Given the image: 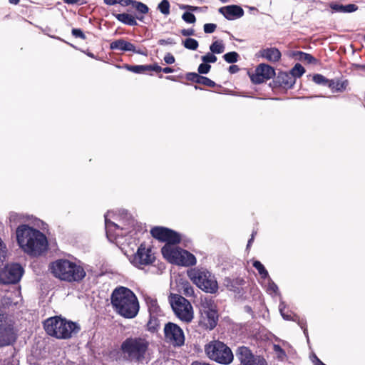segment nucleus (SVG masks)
I'll list each match as a JSON object with an SVG mask.
<instances>
[{"mask_svg":"<svg viewBox=\"0 0 365 365\" xmlns=\"http://www.w3.org/2000/svg\"><path fill=\"white\" fill-rule=\"evenodd\" d=\"M16 235L19 247L30 256H40L48 250L46 236L37 229L21 225L16 228Z\"/></svg>","mask_w":365,"mask_h":365,"instance_id":"nucleus-1","label":"nucleus"},{"mask_svg":"<svg viewBox=\"0 0 365 365\" xmlns=\"http://www.w3.org/2000/svg\"><path fill=\"white\" fill-rule=\"evenodd\" d=\"M110 303L114 311L125 319H133L140 309L139 302L135 293L128 287L119 286L110 295Z\"/></svg>","mask_w":365,"mask_h":365,"instance_id":"nucleus-2","label":"nucleus"},{"mask_svg":"<svg viewBox=\"0 0 365 365\" xmlns=\"http://www.w3.org/2000/svg\"><path fill=\"white\" fill-rule=\"evenodd\" d=\"M51 274L57 279L67 282H80L86 277L84 268L67 259H59L49 264Z\"/></svg>","mask_w":365,"mask_h":365,"instance_id":"nucleus-3","label":"nucleus"},{"mask_svg":"<svg viewBox=\"0 0 365 365\" xmlns=\"http://www.w3.org/2000/svg\"><path fill=\"white\" fill-rule=\"evenodd\" d=\"M43 325L48 335L58 339H69L78 334L81 329L77 323L61 316H54L46 319Z\"/></svg>","mask_w":365,"mask_h":365,"instance_id":"nucleus-4","label":"nucleus"},{"mask_svg":"<svg viewBox=\"0 0 365 365\" xmlns=\"http://www.w3.org/2000/svg\"><path fill=\"white\" fill-rule=\"evenodd\" d=\"M148 347L149 342L145 338L130 336L121 343L120 349L126 360L141 362L145 358Z\"/></svg>","mask_w":365,"mask_h":365,"instance_id":"nucleus-5","label":"nucleus"},{"mask_svg":"<svg viewBox=\"0 0 365 365\" xmlns=\"http://www.w3.org/2000/svg\"><path fill=\"white\" fill-rule=\"evenodd\" d=\"M205 353L212 361L227 365L232 362L234 356L231 349L220 340H212L205 345Z\"/></svg>","mask_w":365,"mask_h":365,"instance_id":"nucleus-6","label":"nucleus"},{"mask_svg":"<svg viewBox=\"0 0 365 365\" xmlns=\"http://www.w3.org/2000/svg\"><path fill=\"white\" fill-rule=\"evenodd\" d=\"M187 276L202 291L214 294L218 290V284L213 274L205 268H193L187 271Z\"/></svg>","mask_w":365,"mask_h":365,"instance_id":"nucleus-7","label":"nucleus"},{"mask_svg":"<svg viewBox=\"0 0 365 365\" xmlns=\"http://www.w3.org/2000/svg\"><path fill=\"white\" fill-rule=\"evenodd\" d=\"M161 253L169 262L177 265L191 267L197 262L193 254L179 247L165 245L161 248Z\"/></svg>","mask_w":365,"mask_h":365,"instance_id":"nucleus-8","label":"nucleus"},{"mask_svg":"<svg viewBox=\"0 0 365 365\" xmlns=\"http://www.w3.org/2000/svg\"><path fill=\"white\" fill-rule=\"evenodd\" d=\"M17 332L15 322L9 317L5 308L0 306V347L16 342L18 336Z\"/></svg>","mask_w":365,"mask_h":365,"instance_id":"nucleus-9","label":"nucleus"},{"mask_svg":"<svg viewBox=\"0 0 365 365\" xmlns=\"http://www.w3.org/2000/svg\"><path fill=\"white\" fill-rule=\"evenodd\" d=\"M169 302L176 317L185 323H190L194 318L193 308L190 302L178 294H170Z\"/></svg>","mask_w":365,"mask_h":365,"instance_id":"nucleus-10","label":"nucleus"},{"mask_svg":"<svg viewBox=\"0 0 365 365\" xmlns=\"http://www.w3.org/2000/svg\"><path fill=\"white\" fill-rule=\"evenodd\" d=\"M198 326L205 330H212L217 324L218 312L212 299H205L201 303Z\"/></svg>","mask_w":365,"mask_h":365,"instance_id":"nucleus-11","label":"nucleus"},{"mask_svg":"<svg viewBox=\"0 0 365 365\" xmlns=\"http://www.w3.org/2000/svg\"><path fill=\"white\" fill-rule=\"evenodd\" d=\"M156 259L153 247L141 243L137 252L133 255L130 262L137 268L142 269L145 266L153 264Z\"/></svg>","mask_w":365,"mask_h":365,"instance_id":"nucleus-12","label":"nucleus"},{"mask_svg":"<svg viewBox=\"0 0 365 365\" xmlns=\"http://www.w3.org/2000/svg\"><path fill=\"white\" fill-rule=\"evenodd\" d=\"M151 236L160 242H166L165 245L173 246L179 244L181 237L179 233L165 227L156 226L150 230Z\"/></svg>","mask_w":365,"mask_h":365,"instance_id":"nucleus-13","label":"nucleus"},{"mask_svg":"<svg viewBox=\"0 0 365 365\" xmlns=\"http://www.w3.org/2000/svg\"><path fill=\"white\" fill-rule=\"evenodd\" d=\"M24 274V268L18 263L7 264L0 272V282L4 284H16Z\"/></svg>","mask_w":365,"mask_h":365,"instance_id":"nucleus-14","label":"nucleus"},{"mask_svg":"<svg viewBox=\"0 0 365 365\" xmlns=\"http://www.w3.org/2000/svg\"><path fill=\"white\" fill-rule=\"evenodd\" d=\"M166 340L175 346H181L185 343V334L182 329L176 324L168 322L164 327Z\"/></svg>","mask_w":365,"mask_h":365,"instance_id":"nucleus-15","label":"nucleus"},{"mask_svg":"<svg viewBox=\"0 0 365 365\" xmlns=\"http://www.w3.org/2000/svg\"><path fill=\"white\" fill-rule=\"evenodd\" d=\"M275 70L272 66L260 63L256 67L255 73L250 76V78L253 83L260 84L275 77Z\"/></svg>","mask_w":365,"mask_h":365,"instance_id":"nucleus-16","label":"nucleus"},{"mask_svg":"<svg viewBox=\"0 0 365 365\" xmlns=\"http://www.w3.org/2000/svg\"><path fill=\"white\" fill-rule=\"evenodd\" d=\"M274 87L291 88L295 83V78L288 72L279 71L273 80Z\"/></svg>","mask_w":365,"mask_h":365,"instance_id":"nucleus-17","label":"nucleus"},{"mask_svg":"<svg viewBox=\"0 0 365 365\" xmlns=\"http://www.w3.org/2000/svg\"><path fill=\"white\" fill-rule=\"evenodd\" d=\"M219 12L230 21L241 18L245 14L241 6L234 4L220 8Z\"/></svg>","mask_w":365,"mask_h":365,"instance_id":"nucleus-18","label":"nucleus"},{"mask_svg":"<svg viewBox=\"0 0 365 365\" xmlns=\"http://www.w3.org/2000/svg\"><path fill=\"white\" fill-rule=\"evenodd\" d=\"M257 56L265 58L269 62L276 63L281 59V52L275 47L262 48L259 51Z\"/></svg>","mask_w":365,"mask_h":365,"instance_id":"nucleus-19","label":"nucleus"},{"mask_svg":"<svg viewBox=\"0 0 365 365\" xmlns=\"http://www.w3.org/2000/svg\"><path fill=\"white\" fill-rule=\"evenodd\" d=\"M185 78L188 81L203 85L210 88H214L216 86L215 82H214L212 80L195 72L187 73L185 75Z\"/></svg>","mask_w":365,"mask_h":365,"instance_id":"nucleus-20","label":"nucleus"},{"mask_svg":"<svg viewBox=\"0 0 365 365\" xmlns=\"http://www.w3.org/2000/svg\"><path fill=\"white\" fill-rule=\"evenodd\" d=\"M110 48L111 50H118L120 51H133L140 54L143 53L140 51H136L134 44L123 38L118 39L111 42L110 44Z\"/></svg>","mask_w":365,"mask_h":365,"instance_id":"nucleus-21","label":"nucleus"},{"mask_svg":"<svg viewBox=\"0 0 365 365\" xmlns=\"http://www.w3.org/2000/svg\"><path fill=\"white\" fill-rule=\"evenodd\" d=\"M115 18L123 23V24L135 26L138 25L137 19L140 21H144V16L142 15H136L135 16L132 14L123 13V14H113Z\"/></svg>","mask_w":365,"mask_h":365,"instance_id":"nucleus-22","label":"nucleus"},{"mask_svg":"<svg viewBox=\"0 0 365 365\" xmlns=\"http://www.w3.org/2000/svg\"><path fill=\"white\" fill-rule=\"evenodd\" d=\"M236 356L240 361L241 365H248L257 358L255 356L251 350L246 346H240L236 351Z\"/></svg>","mask_w":365,"mask_h":365,"instance_id":"nucleus-23","label":"nucleus"},{"mask_svg":"<svg viewBox=\"0 0 365 365\" xmlns=\"http://www.w3.org/2000/svg\"><path fill=\"white\" fill-rule=\"evenodd\" d=\"M349 85L347 79L342 80L341 78L331 79L328 84V88L331 89L332 93H343Z\"/></svg>","mask_w":365,"mask_h":365,"instance_id":"nucleus-24","label":"nucleus"},{"mask_svg":"<svg viewBox=\"0 0 365 365\" xmlns=\"http://www.w3.org/2000/svg\"><path fill=\"white\" fill-rule=\"evenodd\" d=\"M105 226L108 237H113L115 239L118 236L120 235V234L116 231H121L122 229L120 228V227L115 222L106 218Z\"/></svg>","mask_w":365,"mask_h":365,"instance_id":"nucleus-25","label":"nucleus"},{"mask_svg":"<svg viewBox=\"0 0 365 365\" xmlns=\"http://www.w3.org/2000/svg\"><path fill=\"white\" fill-rule=\"evenodd\" d=\"M330 8L336 12L351 13L356 11L358 9V6L354 4H350L345 6L338 4H331L330 5Z\"/></svg>","mask_w":365,"mask_h":365,"instance_id":"nucleus-26","label":"nucleus"},{"mask_svg":"<svg viewBox=\"0 0 365 365\" xmlns=\"http://www.w3.org/2000/svg\"><path fill=\"white\" fill-rule=\"evenodd\" d=\"M146 304L150 315H162V310L156 299L148 297L146 299Z\"/></svg>","mask_w":365,"mask_h":365,"instance_id":"nucleus-27","label":"nucleus"},{"mask_svg":"<svg viewBox=\"0 0 365 365\" xmlns=\"http://www.w3.org/2000/svg\"><path fill=\"white\" fill-rule=\"evenodd\" d=\"M294 56L298 60L304 62H307L309 64L316 65L319 62L318 59H317L312 55L304 53L303 51H297L296 53H294Z\"/></svg>","mask_w":365,"mask_h":365,"instance_id":"nucleus-28","label":"nucleus"},{"mask_svg":"<svg viewBox=\"0 0 365 365\" xmlns=\"http://www.w3.org/2000/svg\"><path fill=\"white\" fill-rule=\"evenodd\" d=\"M123 68L127 71L135 73H144L148 71L147 65H129L125 64Z\"/></svg>","mask_w":365,"mask_h":365,"instance_id":"nucleus-29","label":"nucleus"},{"mask_svg":"<svg viewBox=\"0 0 365 365\" xmlns=\"http://www.w3.org/2000/svg\"><path fill=\"white\" fill-rule=\"evenodd\" d=\"M210 50L213 53L220 54L223 53L225 51V45L222 40H217L212 42L210 46Z\"/></svg>","mask_w":365,"mask_h":365,"instance_id":"nucleus-30","label":"nucleus"},{"mask_svg":"<svg viewBox=\"0 0 365 365\" xmlns=\"http://www.w3.org/2000/svg\"><path fill=\"white\" fill-rule=\"evenodd\" d=\"M159 315H150V319L147 323L148 330L150 331H155L158 330L160 324L158 317Z\"/></svg>","mask_w":365,"mask_h":365,"instance_id":"nucleus-31","label":"nucleus"},{"mask_svg":"<svg viewBox=\"0 0 365 365\" xmlns=\"http://www.w3.org/2000/svg\"><path fill=\"white\" fill-rule=\"evenodd\" d=\"M252 265L258 271L259 274L261 276L262 279H266L269 277L267 270L259 261H254Z\"/></svg>","mask_w":365,"mask_h":365,"instance_id":"nucleus-32","label":"nucleus"},{"mask_svg":"<svg viewBox=\"0 0 365 365\" xmlns=\"http://www.w3.org/2000/svg\"><path fill=\"white\" fill-rule=\"evenodd\" d=\"M133 7L135 8V10L138 11V15L143 16L144 14H148L149 11V8L146 4L135 0L134 1Z\"/></svg>","mask_w":365,"mask_h":365,"instance_id":"nucleus-33","label":"nucleus"},{"mask_svg":"<svg viewBox=\"0 0 365 365\" xmlns=\"http://www.w3.org/2000/svg\"><path fill=\"white\" fill-rule=\"evenodd\" d=\"M182 44L185 48L193 51L196 50L199 46L198 41L196 39L192 38H186L182 41Z\"/></svg>","mask_w":365,"mask_h":365,"instance_id":"nucleus-34","label":"nucleus"},{"mask_svg":"<svg viewBox=\"0 0 365 365\" xmlns=\"http://www.w3.org/2000/svg\"><path fill=\"white\" fill-rule=\"evenodd\" d=\"M304 73V68L299 63L295 64V66L292 68L291 71L289 72V73L292 74L295 79L296 78L301 77Z\"/></svg>","mask_w":365,"mask_h":365,"instance_id":"nucleus-35","label":"nucleus"},{"mask_svg":"<svg viewBox=\"0 0 365 365\" xmlns=\"http://www.w3.org/2000/svg\"><path fill=\"white\" fill-rule=\"evenodd\" d=\"M312 80L315 83L318 85H322L328 87V84L329 83L331 79H328L323 75L317 73L313 76Z\"/></svg>","mask_w":365,"mask_h":365,"instance_id":"nucleus-36","label":"nucleus"},{"mask_svg":"<svg viewBox=\"0 0 365 365\" xmlns=\"http://www.w3.org/2000/svg\"><path fill=\"white\" fill-rule=\"evenodd\" d=\"M170 4L168 0H162L158 5V9L164 15L170 14Z\"/></svg>","mask_w":365,"mask_h":365,"instance_id":"nucleus-37","label":"nucleus"},{"mask_svg":"<svg viewBox=\"0 0 365 365\" xmlns=\"http://www.w3.org/2000/svg\"><path fill=\"white\" fill-rule=\"evenodd\" d=\"M239 58V54L235 51L228 52L223 56L224 60L229 63H236L238 61Z\"/></svg>","mask_w":365,"mask_h":365,"instance_id":"nucleus-38","label":"nucleus"},{"mask_svg":"<svg viewBox=\"0 0 365 365\" xmlns=\"http://www.w3.org/2000/svg\"><path fill=\"white\" fill-rule=\"evenodd\" d=\"M182 294L186 297L194 296L195 292L193 287L190 284L189 282H186L182 285Z\"/></svg>","mask_w":365,"mask_h":365,"instance_id":"nucleus-39","label":"nucleus"},{"mask_svg":"<svg viewBox=\"0 0 365 365\" xmlns=\"http://www.w3.org/2000/svg\"><path fill=\"white\" fill-rule=\"evenodd\" d=\"M214 54L215 53H213L212 52L207 53L205 56H202L201 59L204 63H215L217 61V58Z\"/></svg>","mask_w":365,"mask_h":365,"instance_id":"nucleus-40","label":"nucleus"},{"mask_svg":"<svg viewBox=\"0 0 365 365\" xmlns=\"http://www.w3.org/2000/svg\"><path fill=\"white\" fill-rule=\"evenodd\" d=\"M211 66L207 63H202L199 65L197 71L198 74H207L210 72Z\"/></svg>","mask_w":365,"mask_h":365,"instance_id":"nucleus-41","label":"nucleus"},{"mask_svg":"<svg viewBox=\"0 0 365 365\" xmlns=\"http://www.w3.org/2000/svg\"><path fill=\"white\" fill-rule=\"evenodd\" d=\"M182 19L189 24H193L196 21L195 15L191 12H185L182 16Z\"/></svg>","mask_w":365,"mask_h":365,"instance_id":"nucleus-42","label":"nucleus"},{"mask_svg":"<svg viewBox=\"0 0 365 365\" xmlns=\"http://www.w3.org/2000/svg\"><path fill=\"white\" fill-rule=\"evenodd\" d=\"M203 29H204L205 33L212 34L216 30L217 25L215 24H212V23L205 24L203 26Z\"/></svg>","mask_w":365,"mask_h":365,"instance_id":"nucleus-43","label":"nucleus"},{"mask_svg":"<svg viewBox=\"0 0 365 365\" xmlns=\"http://www.w3.org/2000/svg\"><path fill=\"white\" fill-rule=\"evenodd\" d=\"M71 34L76 38H79L83 40H85L86 38V35L80 29H73L71 31Z\"/></svg>","mask_w":365,"mask_h":365,"instance_id":"nucleus-44","label":"nucleus"},{"mask_svg":"<svg viewBox=\"0 0 365 365\" xmlns=\"http://www.w3.org/2000/svg\"><path fill=\"white\" fill-rule=\"evenodd\" d=\"M148 71H155L157 73L161 72L163 68L158 66L157 63L153 65H147Z\"/></svg>","mask_w":365,"mask_h":365,"instance_id":"nucleus-45","label":"nucleus"},{"mask_svg":"<svg viewBox=\"0 0 365 365\" xmlns=\"http://www.w3.org/2000/svg\"><path fill=\"white\" fill-rule=\"evenodd\" d=\"M164 61L168 64H173V63H175V59L173 54H171L170 53H168L164 56Z\"/></svg>","mask_w":365,"mask_h":365,"instance_id":"nucleus-46","label":"nucleus"},{"mask_svg":"<svg viewBox=\"0 0 365 365\" xmlns=\"http://www.w3.org/2000/svg\"><path fill=\"white\" fill-rule=\"evenodd\" d=\"M180 33L184 36H190L195 35V30L193 29H182Z\"/></svg>","mask_w":365,"mask_h":365,"instance_id":"nucleus-47","label":"nucleus"},{"mask_svg":"<svg viewBox=\"0 0 365 365\" xmlns=\"http://www.w3.org/2000/svg\"><path fill=\"white\" fill-rule=\"evenodd\" d=\"M174 43H175V42H174L173 39L171 38H168L167 39H160L158 41V44L162 45V46L168 45V44L171 45V44H174Z\"/></svg>","mask_w":365,"mask_h":365,"instance_id":"nucleus-48","label":"nucleus"},{"mask_svg":"<svg viewBox=\"0 0 365 365\" xmlns=\"http://www.w3.org/2000/svg\"><path fill=\"white\" fill-rule=\"evenodd\" d=\"M135 0H119L118 4L122 6H128L131 5L133 6Z\"/></svg>","mask_w":365,"mask_h":365,"instance_id":"nucleus-49","label":"nucleus"},{"mask_svg":"<svg viewBox=\"0 0 365 365\" xmlns=\"http://www.w3.org/2000/svg\"><path fill=\"white\" fill-rule=\"evenodd\" d=\"M228 71L230 73H236L240 71V68L237 65H232L229 67Z\"/></svg>","mask_w":365,"mask_h":365,"instance_id":"nucleus-50","label":"nucleus"},{"mask_svg":"<svg viewBox=\"0 0 365 365\" xmlns=\"http://www.w3.org/2000/svg\"><path fill=\"white\" fill-rule=\"evenodd\" d=\"M182 78V75L179 76H168L165 77L167 80L172 81H178L180 78Z\"/></svg>","mask_w":365,"mask_h":365,"instance_id":"nucleus-51","label":"nucleus"},{"mask_svg":"<svg viewBox=\"0 0 365 365\" xmlns=\"http://www.w3.org/2000/svg\"><path fill=\"white\" fill-rule=\"evenodd\" d=\"M106 5L112 6L118 4L119 0H103Z\"/></svg>","mask_w":365,"mask_h":365,"instance_id":"nucleus-52","label":"nucleus"},{"mask_svg":"<svg viewBox=\"0 0 365 365\" xmlns=\"http://www.w3.org/2000/svg\"><path fill=\"white\" fill-rule=\"evenodd\" d=\"M162 71L165 73H173L174 71V69L172 68L171 67H165V68H163Z\"/></svg>","mask_w":365,"mask_h":365,"instance_id":"nucleus-53","label":"nucleus"},{"mask_svg":"<svg viewBox=\"0 0 365 365\" xmlns=\"http://www.w3.org/2000/svg\"><path fill=\"white\" fill-rule=\"evenodd\" d=\"M64 3L68 4H76L79 2V0H63Z\"/></svg>","mask_w":365,"mask_h":365,"instance_id":"nucleus-54","label":"nucleus"},{"mask_svg":"<svg viewBox=\"0 0 365 365\" xmlns=\"http://www.w3.org/2000/svg\"><path fill=\"white\" fill-rule=\"evenodd\" d=\"M20 0H9V3L11 4L16 5L19 3Z\"/></svg>","mask_w":365,"mask_h":365,"instance_id":"nucleus-55","label":"nucleus"},{"mask_svg":"<svg viewBox=\"0 0 365 365\" xmlns=\"http://www.w3.org/2000/svg\"><path fill=\"white\" fill-rule=\"evenodd\" d=\"M254 240V234L252 235V237L248 240L247 247H249Z\"/></svg>","mask_w":365,"mask_h":365,"instance_id":"nucleus-56","label":"nucleus"},{"mask_svg":"<svg viewBox=\"0 0 365 365\" xmlns=\"http://www.w3.org/2000/svg\"><path fill=\"white\" fill-rule=\"evenodd\" d=\"M274 350L284 352L283 349L279 345H274Z\"/></svg>","mask_w":365,"mask_h":365,"instance_id":"nucleus-57","label":"nucleus"},{"mask_svg":"<svg viewBox=\"0 0 365 365\" xmlns=\"http://www.w3.org/2000/svg\"><path fill=\"white\" fill-rule=\"evenodd\" d=\"M188 7H189V9H190V10H192V11H195V10L197 9V7H193V6H188Z\"/></svg>","mask_w":365,"mask_h":365,"instance_id":"nucleus-58","label":"nucleus"},{"mask_svg":"<svg viewBox=\"0 0 365 365\" xmlns=\"http://www.w3.org/2000/svg\"><path fill=\"white\" fill-rule=\"evenodd\" d=\"M195 88L196 90H197V89H202L200 86H197V85H195Z\"/></svg>","mask_w":365,"mask_h":365,"instance_id":"nucleus-59","label":"nucleus"},{"mask_svg":"<svg viewBox=\"0 0 365 365\" xmlns=\"http://www.w3.org/2000/svg\"><path fill=\"white\" fill-rule=\"evenodd\" d=\"M221 2L222 3H226L229 0H220Z\"/></svg>","mask_w":365,"mask_h":365,"instance_id":"nucleus-60","label":"nucleus"},{"mask_svg":"<svg viewBox=\"0 0 365 365\" xmlns=\"http://www.w3.org/2000/svg\"><path fill=\"white\" fill-rule=\"evenodd\" d=\"M364 41H365V34H364Z\"/></svg>","mask_w":365,"mask_h":365,"instance_id":"nucleus-61","label":"nucleus"}]
</instances>
